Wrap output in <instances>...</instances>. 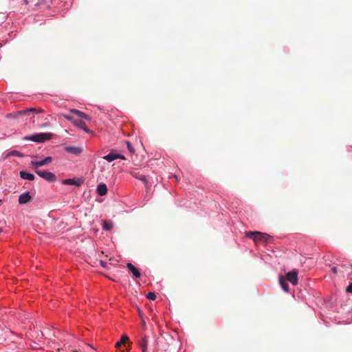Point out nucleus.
Returning a JSON list of instances; mask_svg holds the SVG:
<instances>
[{
	"label": "nucleus",
	"mask_w": 352,
	"mask_h": 352,
	"mask_svg": "<svg viewBox=\"0 0 352 352\" xmlns=\"http://www.w3.org/2000/svg\"><path fill=\"white\" fill-rule=\"evenodd\" d=\"M52 137V134L50 133H38L24 136L23 140L26 141H32L36 143H43L46 140H50Z\"/></svg>",
	"instance_id": "obj_1"
},
{
	"label": "nucleus",
	"mask_w": 352,
	"mask_h": 352,
	"mask_svg": "<svg viewBox=\"0 0 352 352\" xmlns=\"http://www.w3.org/2000/svg\"><path fill=\"white\" fill-rule=\"evenodd\" d=\"M245 235L247 237L254 240V241H264V242H267L268 239L270 238V236L265 234V233H263V232H257V231H255V232H252V231H250V232H247L245 233Z\"/></svg>",
	"instance_id": "obj_2"
},
{
	"label": "nucleus",
	"mask_w": 352,
	"mask_h": 352,
	"mask_svg": "<svg viewBox=\"0 0 352 352\" xmlns=\"http://www.w3.org/2000/svg\"><path fill=\"white\" fill-rule=\"evenodd\" d=\"M34 171L39 177L44 179L47 182H53L56 179V177L53 173L47 170H42L40 169L34 170Z\"/></svg>",
	"instance_id": "obj_3"
},
{
	"label": "nucleus",
	"mask_w": 352,
	"mask_h": 352,
	"mask_svg": "<svg viewBox=\"0 0 352 352\" xmlns=\"http://www.w3.org/2000/svg\"><path fill=\"white\" fill-rule=\"evenodd\" d=\"M331 271L333 274H337L338 272L342 273L344 276L345 274H350L352 271V265H349V267H347L346 264L333 266L331 267Z\"/></svg>",
	"instance_id": "obj_4"
},
{
	"label": "nucleus",
	"mask_w": 352,
	"mask_h": 352,
	"mask_svg": "<svg viewBox=\"0 0 352 352\" xmlns=\"http://www.w3.org/2000/svg\"><path fill=\"white\" fill-rule=\"evenodd\" d=\"M51 2L52 0H38L36 3L32 6V10L36 11L45 9L50 7Z\"/></svg>",
	"instance_id": "obj_5"
},
{
	"label": "nucleus",
	"mask_w": 352,
	"mask_h": 352,
	"mask_svg": "<svg viewBox=\"0 0 352 352\" xmlns=\"http://www.w3.org/2000/svg\"><path fill=\"white\" fill-rule=\"evenodd\" d=\"M52 162V157H50V156H48V157H46L45 158H44L42 160L32 161L31 162V165H32V166L34 170H37V169H39V167L45 166V165H48Z\"/></svg>",
	"instance_id": "obj_6"
},
{
	"label": "nucleus",
	"mask_w": 352,
	"mask_h": 352,
	"mask_svg": "<svg viewBox=\"0 0 352 352\" xmlns=\"http://www.w3.org/2000/svg\"><path fill=\"white\" fill-rule=\"evenodd\" d=\"M285 279L289 281L292 285H296L298 283V272L296 270L288 272L286 274Z\"/></svg>",
	"instance_id": "obj_7"
},
{
	"label": "nucleus",
	"mask_w": 352,
	"mask_h": 352,
	"mask_svg": "<svg viewBox=\"0 0 352 352\" xmlns=\"http://www.w3.org/2000/svg\"><path fill=\"white\" fill-rule=\"evenodd\" d=\"M65 150L66 152L76 156L79 155L82 152L81 148L75 146H67L65 147Z\"/></svg>",
	"instance_id": "obj_8"
},
{
	"label": "nucleus",
	"mask_w": 352,
	"mask_h": 352,
	"mask_svg": "<svg viewBox=\"0 0 352 352\" xmlns=\"http://www.w3.org/2000/svg\"><path fill=\"white\" fill-rule=\"evenodd\" d=\"M63 184L65 185H74L76 186H80L82 184V180L80 179H67L63 181Z\"/></svg>",
	"instance_id": "obj_9"
},
{
	"label": "nucleus",
	"mask_w": 352,
	"mask_h": 352,
	"mask_svg": "<svg viewBox=\"0 0 352 352\" xmlns=\"http://www.w3.org/2000/svg\"><path fill=\"white\" fill-rule=\"evenodd\" d=\"M126 267L129 269V270L133 274V276L135 278H140L141 276V273L140 270L134 266L132 263H128L126 264Z\"/></svg>",
	"instance_id": "obj_10"
},
{
	"label": "nucleus",
	"mask_w": 352,
	"mask_h": 352,
	"mask_svg": "<svg viewBox=\"0 0 352 352\" xmlns=\"http://www.w3.org/2000/svg\"><path fill=\"white\" fill-rule=\"evenodd\" d=\"M31 199V196L28 192L22 193L19 197V203L20 204H25L29 202Z\"/></svg>",
	"instance_id": "obj_11"
},
{
	"label": "nucleus",
	"mask_w": 352,
	"mask_h": 352,
	"mask_svg": "<svg viewBox=\"0 0 352 352\" xmlns=\"http://www.w3.org/2000/svg\"><path fill=\"white\" fill-rule=\"evenodd\" d=\"M128 340L129 337L126 335H123L122 336L120 340L116 342V347L120 351V352H124L123 350L120 349V347L122 345H124Z\"/></svg>",
	"instance_id": "obj_12"
},
{
	"label": "nucleus",
	"mask_w": 352,
	"mask_h": 352,
	"mask_svg": "<svg viewBox=\"0 0 352 352\" xmlns=\"http://www.w3.org/2000/svg\"><path fill=\"white\" fill-rule=\"evenodd\" d=\"M96 192L100 196H104L107 193V187L105 184L100 183L98 185Z\"/></svg>",
	"instance_id": "obj_13"
},
{
	"label": "nucleus",
	"mask_w": 352,
	"mask_h": 352,
	"mask_svg": "<svg viewBox=\"0 0 352 352\" xmlns=\"http://www.w3.org/2000/svg\"><path fill=\"white\" fill-rule=\"evenodd\" d=\"M139 346L142 352H147L148 339L146 336H144L141 338L139 342Z\"/></svg>",
	"instance_id": "obj_14"
},
{
	"label": "nucleus",
	"mask_w": 352,
	"mask_h": 352,
	"mask_svg": "<svg viewBox=\"0 0 352 352\" xmlns=\"http://www.w3.org/2000/svg\"><path fill=\"white\" fill-rule=\"evenodd\" d=\"M74 124L76 126H77L78 128L82 129L86 133H90L92 131L89 130L86 125L85 122L82 120H76L74 121Z\"/></svg>",
	"instance_id": "obj_15"
},
{
	"label": "nucleus",
	"mask_w": 352,
	"mask_h": 352,
	"mask_svg": "<svg viewBox=\"0 0 352 352\" xmlns=\"http://www.w3.org/2000/svg\"><path fill=\"white\" fill-rule=\"evenodd\" d=\"M19 174L21 179L28 181H33L34 179V175L32 173H28L27 171L21 170L20 171Z\"/></svg>",
	"instance_id": "obj_16"
},
{
	"label": "nucleus",
	"mask_w": 352,
	"mask_h": 352,
	"mask_svg": "<svg viewBox=\"0 0 352 352\" xmlns=\"http://www.w3.org/2000/svg\"><path fill=\"white\" fill-rule=\"evenodd\" d=\"M278 280H279V284H280L281 288L283 289V290L285 292H289V285L287 283V280L285 278H284L283 276L280 275Z\"/></svg>",
	"instance_id": "obj_17"
},
{
	"label": "nucleus",
	"mask_w": 352,
	"mask_h": 352,
	"mask_svg": "<svg viewBox=\"0 0 352 352\" xmlns=\"http://www.w3.org/2000/svg\"><path fill=\"white\" fill-rule=\"evenodd\" d=\"M71 112L75 113L76 115H77L78 117H80L81 118H84L85 120L90 119V117L89 116H87L86 113H85L79 110L73 109H71Z\"/></svg>",
	"instance_id": "obj_18"
},
{
	"label": "nucleus",
	"mask_w": 352,
	"mask_h": 352,
	"mask_svg": "<svg viewBox=\"0 0 352 352\" xmlns=\"http://www.w3.org/2000/svg\"><path fill=\"white\" fill-rule=\"evenodd\" d=\"M103 159L107 161L108 162H111L116 160V153L110 152L109 154L104 155Z\"/></svg>",
	"instance_id": "obj_19"
},
{
	"label": "nucleus",
	"mask_w": 352,
	"mask_h": 352,
	"mask_svg": "<svg viewBox=\"0 0 352 352\" xmlns=\"http://www.w3.org/2000/svg\"><path fill=\"white\" fill-rule=\"evenodd\" d=\"M21 2L23 4H25L26 6L29 5V7L28 8L29 11H32V6H33L34 4L36 3V0H22Z\"/></svg>",
	"instance_id": "obj_20"
},
{
	"label": "nucleus",
	"mask_w": 352,
	"mask_h": 352,
	"mask_svg": "<svg viewBox=\"0 0 352 352\" xmlns=\"http://www.w3.org/2000/svg\"><path fill=\"white\" fill-rule=\"evenodd\" d=\"M112 223L107 221H104L102 223V228L104 230L109 231L112 228Z\"/></svg>",
	"instance_id": "obj_21"
},
{
	"label": "nucleus",
	"mask_w": 352,
	"mask_h": 352,
	"mask_svg": "<svg viewBox=\"0 0 352 352\" xmlns=\"http://www.w3.org/2000/svg\"><path fill=\"white\" fill-rule=\"evenodd\" d=\"M146 298L151 300H155L156 298V295L154 292H149L146 295Z\"/></svg>",
	"instance_id": "obj_22"
},
{
	"label": "nucleus",
	"mask_w": 352,
	"mask_h": 352,
	"mask_svg": "<svg viewBox=\"0 0 352 352\" xmlns=\"http://www.w3.org/2000/svg\"><path fill=\"white\" fill-rule=\"evenodd\" d=\"M126 146H127L128 150L131 153H134L135 150H134L132 144L129 142H128V141L126 142Z\"/></svg>",
	"instance_id": "obj_23"
},
{
	"label": "nucleus",
	"mask_w": 352,
	"mask_h": 352,
	"mask_svg": "<svg viewBox=\"0 0 352 352\" xmlns=\"http://www.w3.org/2000/svg\"><path fill=\"white\" fill-rule=\"evenodd\" d=\"M10 154L12 155H14V156H17V157L22 156L21 153L19 151H12L10 152Z\"/></svg>",
	"instance_id": "obj_24"
},
{
	"label": "nucleus",
	"mask_w": 352,
	"mask_h": 352,
	"mask_svg": "<svg viewBox=\"0 0 352 352\" xmlns=\"http://www.w3.org/2000/svg\"><path fill=\"white\" fill-rule=\"evenodd\" d=\"M117 159L125 160V157L123 155L116 153V160Z\"/></svg>",
	"instance_id": "obj_25"
},
{
	"label": "nucleus",
	"mask_w": 352,
	"mask_h": 352,
	"mask_svg": "<svg viewBox=\"0 0 352 352\" xmlns=\"http://www.w3.org/2000/svg\"><path fill=\"white\" fill-rule=\"evenodd\" d=\"M346 292H349V293H352V283L350 284L347 288H346Z\"/></svg>",
	"instance_id": "obj_26"
},
{
	"label": "nucleus",
	"mask_w": 352,
	"mask_h": 352,
	"mask_svg": "<svg viewBox=\"0 0 352 352\" xmlns=\"http://www.w3.org/2000/svg\"><path fill=\"white\" fill-rule=\"evenodd\" d=\"M169 177L170 178L173 177V178H175L176 180H177V176L176 175H175V174H171Z\"/></svg>",
	"instance_id": "obj_27"
},
{
	"label": "nucleus",
	"mask_w": 352,
	"mask_h": 352,
	"mask_svg": "<svg viewBox=\"0 0 352 352\" xmlns=\"http://www.w3.org/2000/svg\"><path fill=\"white\" fill-rule=\"evenodd\" d=\"M64 117H65L67 120H70L72 119L71 116H66V115H65Z\"/></svg>",
	"instance_id": "obj_28"
},
{
	"label": "nucleus",
	"mask_w": 352,
	"mask_h": 352,
	"mask_svg": "<svg viewBox=\"0 0 352 352\" xmlns=\"http://www.w3.org/2000/svg\"><path fill=\"white\" fill-rule=\"evenodd\" d=\"M3 232V229L0 228V233Z\"/></svg>",
	"instance_id": "obj_29"
},
{
	"label": "nucleus",
	"mask_w": 352,
	"mask_h": 352,
	"mask_svg": "<svg viewBox=\"0 0 352 352\" xmlns=\"http://www.w3.org/2000/svg\"><path fill=\"white\" fill-rule=\"evenodd\" d=\"M1 202V200L0 199V203Z\"/></svg>",
	"instance_id": "obj_30"
}]
</instances>
